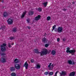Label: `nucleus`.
<instances>
[{
    "instance_id": "obj_12",
    "label": "nucleus",
    "mask_w": 76,
    "mask_h": 76,
    "mask_svg": "<svg viewBox=\"0 0 76 76\" xmlns=\"http://www.w3.org/2000/svg\"><path fill=\"white\" fill-rule=\"evenodd\" d=\"M15 63H18L20 62V60L19 59L17 58H15L14 61Z\"/></svg>"
},
{
    "instance_id": "obj_29",
    "label": "nucleus",
    "mask_w": 76,
    "mask_h": 76,
    "mask_svg": "<svg viewBox=\"0 0 76 76\" xmlns=\"http://www.w3.org/2000/svg\"><path fill=\"white\" fill-rule=\"evenodd\" d=\"M10 38L11 40H13L14 39H15V37H10Z\"/></svg>"
},
{
    "instance_id": "obj_8",
    "label": "nucleus",
    "mask_w": 76,
    "mask_h": 76,
    "mask_svg": "<svg viewBox=\"0 0 76 76\" xmlns=\"http://www.w3.org/2000/svg\"><path fill=\"white\" fill-rule=\"evenodd\" d=\"M7 22H8V23L9 25H12V24L13 23V20L11 19H9L7 20Z\"/></svg>"
},
{
    "instance_id": "obj_16",
    "label": "nucleus",
    "mask_w": 76,
    "mask_h": 76,
    "mask_svg": "<svg viewBox=\"0 0 76 76\" xmlns=\"http://www.w3.org/2000/svg\"><path fill=\"white\" fill-rule=\"evenodd\" d=\"M51 54L52 55L54 56V55H55L56 54V51L54 50H53L51 52Z\"/></svg>"
},
{
    "instance_id": "obj_35",
    "label": "nucleus",
    "mask_w": 76,
    "mask_h": 76,
    "mask_svg": "<svg viewBox=\"0 0 76 76\" xmlns=\"http://www.w3.org/2000/svg\"><path fill=\"white\" fill-rule=\"evenodd\" d=\"M48 45H48V44H46L45 45V47H48Z\"/></svg>"
},
{
    "instance_id": "obj_11",
    "label": "nucleus",
    "mask_w": 76,
    "mask_h": 76,
    "mask_svg": "<svg viewBox=\"0 0 76 76\" xmlns=\"http://www.w3.org/2000/svg\"><path fill=\"white\" fill-rule=\"evenodd\" d=\"M3 15L4 17V18H6V17H7L8 16V13L6 12H4L3 13Z\"/></svg>"
},
{
    "instance_id": "obj_51",
    "label": "nucleus",
    "mask_w": 76,
    "mask_h": 76,
    "mask_svg": "<svg viewBox=\"0 0 76 76\" xmlns=\"http://www.w3.org/2000/svg\"><path fill=\"white\" fill-rule=\"evenodd\" d=\"M1 29V28L0 27V30Z\"/></svg>"
},
{
    "instance_id": "obj_7",
    "label": "nucleus",
    "mask_w": 76,
    "mask_h": 76,
    "mask_svg": "<svg viewBox=\"0 0 76 76\" xmlns=\"http://www.w3.org/2000/svg\"><path fill=\"white\" fill-rule=\"evenodd\" d=\"M0 49L2 52H4L6 50V48L4 46H1Z\"/></svg>"
},
{
    "instance_id": "obj_2",
    "label": "nucleus",
    "mask_w": 76,
    "mask_h": 76,
    "mask_svg": "<svg viewBox=\"0 0 76 76\" xmlns=\"http://www.w3.org/2000/svg\"><path fill=\"white\" fill-rule=\"evenodd\" d=\"M41 56H43L44 55H46L48 54V50L47 49L45 48L41 52H40Z\"/></svg>"
},
{
    "instance_id": "obj_3",
    "label": "nucleus",
    "mask_w": 76,
    "mask_h": 76,
    "mask_svg": "<svg viewBox=\"0 0 76 76\" xmlns=\"http://www.w3.org/2000/svg\"><path fill=\"white\" fill-rule=\"evenodd\" d=\"M61 76H66L67 75V72L64 71H62L61 72H59Z\"/></svg>"
},
{
    "instance_id": "obj_25",
    "label": "nucleus",
    "mask_w": 76,
    "mask_h": 76,
    "mask_svg": "<svg viewBox=\"0 0 76 76\" xmlns=\"http://www.w3.org/2000/svg\"><path fill=\"white\" fill-rule=\"evenodd\" d=\"M36 66L37 69H40L41 68V65L39 64H37Z\"/></svg>"
},
{
    "instance_id": "obj_10",
    "label": "nucleus",
    "mask_w": 76,
    "mask_h": 76,
    "mask_svg": "<svg viewBox=\"0 0 76 76\" xmlns=\"http://www.w3.org/2000/svg\"><path fill=\"white\" fill-rule=\"evenodd\" d=\"M24 67H26V69H28V66H29V64L27 63V61H26V62L24 64Z\"/></svg>"
},
{
    "instance_id": "obj_45",
    "label": "nucleus",
    "mask_w": 76,
    "mask_h": 76,
    "mask_svg": "<svg viewBox=\"0 0 76 76\" xmlns=\"http://www.w3.org/2000/svg\"><path fill=\"white\" fill-rule=\"evenodd\" d=\"M63 41H66V39H63Z\"/></svg>"
},
{
    "instance_id": "obj_37",
    "label": "nucleus",
    "mask_w": 76,
    "mask_h": 76,
    "mask_svg": "<svg viewBox=\"0 0 76 76\" xmlns=\"http://www.w3.org/2000/svg\"><path fill=\"white\" fill-rule=\"evenodd\" d=\"M58 72H59V71H57L56 72V73H55V74L56 75H57V73H58Z\"/></svg>"
},
{
    "instance_id": "obj_13",
    "label": "nucleus",
    "mask_w": 76,
    "mask_h": 76,
    "mask_svg": "<svg viewBox=\"0 0 76 76\" xmlns=\"http://www.w3.org/2000/svg\"><path fill=\"white\" fill-rule=\"evenodd\" d=\"M10 70L11 72H14L15 71V68L13 66H11L10 67Z\"/></svg>"
},
{
    "instance_id": "obj_39",
    "label": "nucleus",
    "mask_w": 76,
    "mask_h": 76,
    "mask_svg": "<svg viewBox=\"0 0 76 76\" xmlns=\"http://www.w3.org/2000/svg\"><path fill=\"white\" fill-rule=\"evenodd\" d=\"M27 23H29V19L26 20Z\"/></svg>"
},
{
    "instance_id": "obj_42",
    "label": "nucleus",
    "mask_w": 76,
    "mask_h": 76,
    "mask_svg": "<svg viewBox=\"0 0 76 76\" xmlns=\"http://www.w3.org/2000/svg\"><path fill=\"white\" fill-rule=\"evenodd\" d=\"M51 50H49V51H48V54H49V53H50V52H51Z\"/></svg>"
},
{
    "instance_id": "obj_28",
    "label": "nucleus",
    "mask_w": 76,
    "mask_h": 76,
    "mask_svg": "<svg viewBox=\"0 0 76 76\" xmlns=\"http://www.w3.org/2000/svg\"><path fill=\"white\" fill-rule=\"evenodd\" d=\"M53 74H54V73L53 72H50L49 73V75L50 76H52Z\"/></svg>"
},
{
    "instance_id": "obj_34",
    "label": "nucleus",
    "mask_w": 76,
    "mask_h": 76,
    "mask_svg": "<svg viewBox=\"0 0 76 76\" xmlns=\"http://www.w3.org/2000/svg\"><path fill=\"white\" fill-rule=\"evenodd\" d=\"M75 63H76L74 61H72V65H74L75 64Z\"/></svg>"
},
{
    "instance_id": "obj_21",
    "label": "nucleus",
    "mask_w": 76,
    "mask_h": 76,
    "mask_svg": "<svg viewBox=\"0 0 76 76\" xmlns=\"http://www.w3.org/2000/svg\"><path fill=\"white\" fill-rule=\"evenodd\" d=\"M42 4L44 5V7H47V4H48V2H44Z\"/></svg>"
},
{
    "instance_id": "obj_49",
    "label": "nucleus",
    "mask_w": 76,
    "mask_h": 76,
    "mask_svg": "<svg viewBox=\"0 0 76 76\" xmlns=\"http://www.w3.org/2000/svg\"><path fill=\"white\" fill-rule=\"evenodd\" d=\"M54 76H57V75L55 74Z\"/></svg>"
},
{
    "instance_id": "obj_33",
    "label": "nucleus",
    "mask_w": 76,
    "mask_h": 76,
    "mask_svg": "<svg viewBox=\"0 0 76 76\" xmlns=\"http://www.w3.org/2000/svg\"><path fill=\"white\" fill-rule=\"evenodd\" d=\"M48 72H45L44 73V74L45 75H48Z\"/></svg>"
},
{
    "instance_id": "obj_40",
    "label": "nucleus",
    "mask_w": 76,
    "mask_h": 76,
    "mask_svg": "<svg viewBox=\"0 0 76 76\" xmlns=\"http://www.w3.org/2000/svg\"><path fill=\"white\" fill-rule=\"evenodd\" d=\"M60 41V39L59 38H58L57 39V41L58 42Z\"/></svg>"
},
{
    "instance_id": "obj_4",
    "label": "nucleus",
    "mask_w": 76,
    "mask_h": 76,
    "mask_svg": "<svg viewBox=\"0 0 76 76\" xmlns=\"http://www.w3.org/2000/svg\"><path fill=\"white\" fill-rule=\"evenodd\" d=\"M63 31V27L62 26L59 27L58 28L57 31L58 33H61Z\"/></svg>"
},
{
    "instance_id": "obj_41",
    "label": "nucleus",
    "mask_w": 76,
    "mask_h": 76,
    "mask_svg": "<svg viewBox=\"0 0 76 76\" xmlns=\"http://www.w3.org/2000/svg\"><path fill=\"white\" fill-rule=\"evenodd\" d=\"M51 66L52 67V68H53L54 67V64H52L51 65Z\"/></svg>"
},
{
    "instance_id": "obj_50",
    "label": "nucleus",
    "mask_w": 76,
    "mask_h": 76,
    "mask_svg": "<svg viewBox=\"0 0 76 76\" xmlns=\"http://www.w3.org/2000/svg\"><path fill=\"white\" fill-rule=\"evenodd\" d=\"M3 27H1V29H2V28H3Z\"/></svg>"
},
{
    "instance_id": "obj_19",
    "label": "nucleus",
    "mask_w": 76,
    "mask_h": 76,
    "mask_svg": "<svg viewBox=\"0 0 76 76\" xmlns=\"http://www.w3.org/2000/svg\"><path fill=\"white\" fill-rule=\"evenodd\" d=\"M26 13L25 12H23V14H22L21 16V19H22L23 18H24V17L25 15H26Z\"/></svg>"
},
{
    "instance_id": "obj_47",
    "label": "nucleus",
    "mask_w": 76,
    "mask_h": 76,
    "mask_svg": "<svg viewBox=\"0 0 76 76\" xmlns=\"http://www.w3.org/2000/svg\"><path fill=\"white\" fill-rule=\"evenodd\" d=\"M11 45H14V43H12Z\"/></svg>"
},
{
    "instance_id": "obj_6",
    "label": "nucleus",
    "mask_w": 76,
    "mask_h": 76,
    "mask_svg": "<svg viewBox=\"0 0 76 76\" xmlns=\"http://www.w3.org/2000/svg\"><path fill=\"white\" fill-rule=\"evenodd\" d=\"M0 61L1 63H6V59L4 57H2L1 58Z\"/></svg>"
},
{
    "instance_id": "obj_20",
    "label": "nucleus",
    "mask_w": 76,
    "mask_h": 76,
    "mask_svg": "<svg viewBox=\"0 0 76 76\" xmlns=\"http://www.w3.org/2000/svg\"><path fill=\"white\" fill-rule=\"evenodd\" d=\"M34 51H35V53H36V54H39V53H40V52H39V50H38V49H35L34 50Z\"/></svg>"
},
{
    "instance_id": "obj_26",
    "label": "nucleus",
    "mask_w": 76,
    "mask_h": 76,
    "mask_svg": "<svg viewBox=\"0 0 76 76\" xmlns=\"http://www.w3.org/2000/svg\"><path fill=\"white\" fill-rule=\"evenodd\" d=\"M11 76H16V75L15 72H12L11 74Z\"/></svg>"
},
{
    "instance_id": "obj_46",
    "label": "nucleus",
    "mask_w": 76,
    "mask_h": 76,
    "mask_svg": "<svg viewBox=\"0 0 76 76\" xmlns=\"http://www.w3.org/2000/svg\"><path fill=\"white\" fill-rule=\"evenodd\" d=\"M75 2H72L73 4H75Z\"/></svg>"
},
{
    "instance_id": "obj_1",
    "label": "nucleus",
    "mask_w": 76,
    "mask_h": 76,
    "mask_svg": "<svg viewBox=\"0 0 76 76\" xmlns=\"http://www.w3.org/2000/svg\"><path fill=\"white\" fill-rule=\"evenodd\" d=\"M70 48L69 47L66 48V51L67 53H69L70 54H72V55H75V54L76 53V50L75 49L70 50Z\"/></svg>"
},
{
    "instance_id": "obj_18",
    "label": "nucleus",
    "mask_w": 76,
    "mask_h": 76,
    "mask_svg": "<svg viewBox=\"0 0 76 76\" xmlns=\"http://www.w3.org/2000/svg\"><path fill=\"white\" fill-rule=\"evenodd\" d=\"M12 31L13 32H16L17 31V27H14L13 28Z\"/></svg>"
},
{
    "instance_id": "obj_17",
    "label": "nucleus",
    "mask_w": 76,
    "mask_h": 76,
    "mask_svg": "<svg viewBox=\"0 0 76 76\" xmlns=\"http://www.w3.org/2000/svg\"><path fill=\"white\" fill-rule=\"evenodd\" d=\"M47 41V39L45 37H44L42 39V42L44 43H45Z\"/></svg>"
},
{
    "instance_id": "obj_27",
    "label": "nucleus",
    "mask_w": 76,
    "mask_h": 76,
    "mask_svg": "<svg viewBox=\"0 0 76 76\" xmlns=\"http://www.w3.org/2000/svg\"><path fill=\"white\" fill-rule=\"evenodd\" d=\"M7 45L6 43H3L2 45H1V46H2V47H6Z\"/></svg>"
},
{
    "instance_id": "obj_5",
    "label": "nucleus",
    "mask_w": 76,
    "mask_h": 76,
    "mask_svg": "<svg viewBox=\"0 0 76 76\" xmlns=\"http://www.w3.org/2000/svg\"><path fill=\"white\" fill-rule=\"evenodd\" d=\"M14 66L15 69L18 70H19V69H20V64H16Z\"/></svg>"
},
{
    "instance_id": "obj_38",
    "label": "nucleus",
    "mask_w": 76,
    "mask_h": 76,
    "mask_svg": "<svg viewBox=\"0 0 76 76\" xmlns=\"http://www.w3.org/2000/svg\"><path fill=\"white\" fill-rule=\"evenodd\" d=\"M1 56H4V55H5V54L4 53H1Z\"/></svg>"
},
{
    "instance_id": "obj_43",
    "label": "nucleus",
    "mask_w": 76,
    "mask_h": 76,
    "mask_svg": "<svg viewBox=\"0 0 76 76\" xmlns=\"http://www.w3.org/2000/svg\"><path fill=\"white\" fill-rule=\"evenodd\" d=\"M27 28H28V29H30L31 28V27H30V26H28L27 27Z\"/></svg>"
},
{
    "instance_id": "obj_23",
    "label": "nucleus",
    "mask_w": 76,
    "mask_h": 76,
    "mask_svg": "<svg viewBox=\"0 0 76 76\" xmlns=\"http://www.w3.org/2000/svg\"><path fill=\"white\" fill-rule=\"evenodd\" d=\"M52 64V63H50L48 65V67H49V70H52L51 69V65Z\"/></svg>"
},
{
    "instance_id": "obj_14",
    "label": "nucleus",
    "mask_w": 76,
    "mask_h": 76,
    "mask_svg": "<svg viewBox=\"0 0 76 76\" xmlns=\"http://www.w3.org/2000/svg\"><path fill=\"white\" fill-rule=\"evenodd\" d=\"M75 74H76L75 72H72L70 73L69 76H75Z\"/></svg>"
},
{
    "instance_id": "obj_9",
    "label": "nucleus",
    "mask_w": 76,
    "mask_h": 76,
    "mask_svg": "<svg viewBox=\"0 0 76 76\" xmlns=\"http://www.w3.org/2000/svg\"><path fill=\"white\" fill-rule=\"evenodd\" d=\"M40 18H41V15H39L34 18V20L37 21H38V20L40 19Z\"/></svg>"
},
{
    "instance_id": "obj_36",
    "label": "nucleus",
    "mask_w": 76,
    "mask_h": 76,
    "mask_svg": "<svg viewBox=\"0 0 76 76\" xmlns=\"http://www.w3.org/2000/svg\"><path fill=\"white\" fill-rule=\"evenodd\" d=\"M31 63H34V60L31 59Z\"/></svg>"
},
{
    "instance_id": "obj_24",
    "label": "nucleus",
    "mask_w": 76,
    "mask_h": 76,
    "mask_svg": "<svg viewBox=\"0 0 76 76\" xmlns=\"http://www.w3.org/2000/svg\"><path fill=\"white\" fill-rule=\"evenodd\" d=\"M68 63L69 64H72V61L70 59L68 61Z\"/></svg>"
},
{
    "instance_id": "obj_31",
    "label": "nucleus",
    "mask_w": 76,
    "mask_h": 76,
    "mask_svg": "<svg viewBox=\"0 0 76 76\" xmlns=\"http://www.w3.org/2000/svg\"><path fill=\"white\" fill-rule=\"evenodd\" d=\"M51 19V17L50 16H48L47 17V20H50Z\"/></svg>"
},
{
    "instance_id": "obj_22",
    "label": "nucleus",
    "mask_w": 76,
    "mask_h": 76,
    "mask_svg": "<svg viewBox=\"0 0 76 76\" xmlns=\"http://www.w3.org/2000/svg\"><path fill=\"white\" fill-rule=\"evenodd\" d=\"M34 14V12L33 11H31L30 12H28V15L30 16H31V15H32Z\"/></svg>"
},
{
    "instance_id": "obj_15",
    "label": "nucleus",
    "mask_w": 76,
    "mask_h": 76,
    "mask_svg": "<svg viewBox=\"0 0 76 76\" xmlns=\"http://www.w3.org/2000/svg\"><path fill=\"white\" fill-rule=\"evenodd\" d=\"M36 10L38 12H42V8L39 7L38 8L36 9Z\"/></svg>"
},
{
    "instance_id": "obj_48",
    "label": "nucleus",
    "mask_w": 76,
    "mask_h": 76,
    "mask_svg": "<svg viewBox=\"0 0 76 76\" xmlns=\"http://www.w3.org/2000/svg\"><path fill=\"white\" fill-rule=\"evenodd\" d=\"M2 3H4V0H3L1 1Z\"/></svg>"
},
{
    "instance_id": "obj_44",
    "label": "nucleus",
    "mask_w": 76,
    "mask_h": 76,
    "mask_svg": "<svg viewBox=\"0 0 76 76\" xmlns=\"http://www.w3.org/2000/svg\"><path fill=\"white\" fill-rule=\"evenodd\" d=\"M63 10L64 11V12H65L66 11V9L65 8H64Z\"/></svg>"
},
{
    "instance_id": "obj_32",
    "label": "nucleus",
    "mask_w": 76,
    "mask_h": 76,
    "mask_svg": "<svg viewBox=\"0 0 76 76\" xmlns=\"http://www.w3.org/2000/svg\"><path fill=\"white\" fill-rule=\"evenodd\" d=\"M56 26L55 25H54V26L52 27L53 29L52 30V31H53V30H54L55 29V28H56Z\"/></svg>"
},
{
    "instance_id": "obj_30",
    "label": "nucleus",
    "mask_w": 76,
    "mask_h": 76,
    "mask_svg": "<svg viewBox=\"0 0 76 76\" xmlns=\"http://www.w3.org/2000/svg\"><path fill=\"white\" fill-rule=\"evenodd\" d=\"M8 47L9 48H11L12 46H11V43L10 42L8 43Z\"/></svg>"
}]
</instances>
